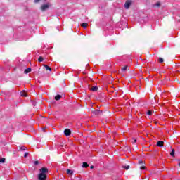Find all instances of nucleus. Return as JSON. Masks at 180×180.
<instances>
[{
    "instance_id": "1",
    "label": "nucleus",
    "mask_w": 180,
    "mask_h": 180,
    "mask_svg": "<svg viewBox=\"0 0 180 180\" xmlns=\"http://www.w3.org/2000/svg\"><path fill=\"white\" fill-rule=\"evenodd\" d=\"M49 8H51V4L49 2L45 3L41 6V11L44 12V11H47Z\"/></svg>"
},
{
    "instance_id": "2",
    "label": "nucleus",
    "mask_w": 180,
    "mask_h": 180,
    "mask_svg": "<svg viewBox=\"0 0 180 180\" xmlns=\"http://www.w3.org/2000/svg\"><path fill=\"white\" fill-rule=\"evenodd\" d=\"M131 0H127L124 5V8L125 9H129L130 8V5H131Z\"/></svg>"
},
{
    "instance_id": "3",
    "label": "nucleus",
    "mask_w": 180,
    "mask_h": 180,
    "mask_svg": "<svg viewBox=\"0 0 180 180\" xmlns=\"http://www.w3.org/2000/svg\"><path fill=\"white\" fill-rule=\"evenodd\" d=\"M39 180H46L47 179V174H39L38 175Z\"/></svg>"
},
{
    "instance_id": "4",
    "label": "nucleus",
    "mask_w": 180,
    "mask_h": 180,
    "mask_svg": "<svg viewBox=\"0 0 180 180\" xmlns=\"http://www.w3.org/2000/svg\"><path fill=\"white\" fill-rule=\"evenodd\" d=\"M40 174H46L49 172V169L46 167H42L40 169Z\"/></svg>"
},
{
    "instance_id": "5",
    "label": "nucleus",
    "mask_w": 180,
    "mask_h": 180,
    "mask_svg": "<svg viewBox=\"0 0 180 180\" xmlns=\"http://www.w3.org/2000/svg\"><path fill=\"white\" fill-rule=\"evenodd\" d=\"M65 136H70L71 135V130L69 129H66L64 131Z\"/></svg>"
},
{
    "instance_id": "6",
    "label": "nucleus",
    "mask_w": 180,
    "mask_h": 180,
    "mask_svg": "<svg viewBox=\"0 0 180 180\" xmlns=\"http://www.w3.org/2000/svg\"><path fill=\"white\" fill-rule=\"evenodd\" d=\"M162 146H164V141H159L158 142V147H162Z\"/></svg>"
},
{
    "instance_id": "7",
    "label": "nucleus",
    "mask_w": 180,
    "mask_h": 180,
    "mask_svg": "<svg viewBox=\"0 0 180 180\" xmlns=\"http://www.w3.org/2000/svg\"><path fill=\"white\" fill-rule=\"evenodd\" d=\"M20 95H21V96H24L25 98H26V96H27V94H26V91H21Z\"/></svg>"
},
{
    "instance_id": "8",
    "label": "nucleus",
    "mask_w": 180,
    "mask_h": 180,
    "mask_svg": "<svg viewBox=\"0 0 180 180\" xmlns=\"http://www.w3.org/2000/svg\"><path fill=\"white\" fill-rule=\"evenodd\" d=\"M32 71V68H27L24 71V74H29Z\"/></svg>"
},
{
    "instance_id": "9",
    "label": "nucleus",
    "mask_w": 180,
    "mask_h": 180,
    "mask_svg": "<svg viewBox=\"0 0 180 180\" xmlns=\"http://www.w3.org/2000/svg\"><path fill=\"white\" fill-rule=\"evenodd\" d=\"M82 27H84V29H86V27H88V23L86 22H83L82 24H81Z\"/></svg>"
},
{
    "instance_id": "10",
    "label": "nucleus",
    "mask_w": 180,
    "mask_h": 180,
    "mask_svg": "<svg viewBox=\"0 0 180 180\" xmlns=\"http://www.w3.org/2000/svg\"><path fill=\"white\" fill-rule=\"evenodd\" d=\"M82 167L83 168H88L89 167V165H88V163L86 162H83Z\"/></svg>"
},
{
    "instance_id": "11",
    "label": "nucleus",
    "mask_w": 180,
    "mask_h": 180,
    "mask_svg": "<svg viewBox=\"0 0 180 180\" xmlns=\"http://www.w3.org/2000/svg\"><path fill=\"white\" fill-rule=\"evenodd\" d=\"M56 101H60L61 99V96L58 94L56 97H55Z\"/></svg>"
},
{
    "instance_id": "12",
    "label": "nucleus",
    "mask_w": 180,
    "mask_h": 180,
    "mask_svg": "<svg viewBox=\"0 0 180 180\" xmlns=\"http://www.w3.org/2000/svg\"><path fill=\"white\" fill-rule=\"evenodd\" d=\"M44 67H45L47 71H51V68H50L49 66L44 65Z\"/></svg>"
},
{
    "instance_id": "13",
    "label": "nucleus",
    "mask_w": 180,
    "mask_h": 180,
    "mask_svg": "<svg viewBox=\"0 0 180 180\" xmlns=\"http://www.w3.org/2000/svg\"><path fill=\"white\" fill-rule=\"evenodd\" d=\"M170 155H172V157H174V155H175V149L172 150V152L170 153Z\"/></svg>"
},
{
    "instance_id": "14",
    "label": "nucleus",
    "mask_w": 180,
    "mask_h": 180,
    "mask_svg": "<svg viewBox=\"0 0 180 180\" xmlns=\"http://www.w3.org/2000/svg\"><path fill=\"white\" fill-rule=\"evenodd\" d=\"M72 173H73L72 170L71 169L67 170V174H68V175H72Z\"/></svg>"
},
{
    "instance_id": "15",
    "label": "nucleus",
    "mask_w": 180,
    "mask_h": 180,
    "mask_svg": "<svg viewBox=\"0 0 180 180\" xmlns=\"http://www.w3.org/2000/svg\"><path fill=\"white\" fill-rule=\"evenodd\" d=\"M154 6H157L158 8H160V6H161V3L160 2H158L155 4H154Z\"/></svg>"
},
{
    "instance_id": "16",
    "label": "nucleus",
    "mask_w": 180,
    "mask_h": 180,
    "mask_svg": "<svg viewBox=\"0 0 180 180\" xmlns=\"http://www.w3.org/2000/svg\"><path fill=\"white\" fill-rule=\"evenodd\" d=\"M127 68H129V66L126 65V66H124L122 70V71H127Z\"/></svg>"
},
{
    "instance_id": "17",
    "label": "nucleus",
    "mask_w": 180,
    "mask_h": 180,
    "mask_svg": "<svg viewBox=\"0 0 180 180\" xmlns=\"http://www.w3.org/2000/svg\"><path fill=\"white\" fill-rule=\"evenodd\" d=\"M91 91H93L94 92L98 91V87H96V86H93V87L91 88Z\"/></svg>"
},
{
    "instance_id": "18",
    "label": "nucleus",
    "mask_w": 180,
    "mask_h": 180,
    "mask_svg": "<svg viewBox=\"0 0 180 180\" xmlns=\"http://www.w3.org/2000/svg\"><path fill=\"white\" fill-rule=\"evenodd\" d=\"M5 162V158H1L0 159V164H4Z\"/></svg>"
},
{
    "instance_id": "19",
    "label": "nucleus",
    "mask_w": 180,
    "mask_h": 180,
    "mask_svg": "<svg viewBox=\"0 0 180 180\" xmlns=\"http://www.w3.org/2000/svg\"><path fill=\"white\" fill-rule=\"evenodd\" d=\"M43 57L40 56L39 58L38 59V61H39V63H41V61H43Z\"/></svg>"
},
{
    "instance_id": "20",
    "label": "nucleus",
    "mask_w": 180,
    "mask_h": 180,
    "mask_svg": "<svg viewBox=\"0 0 180 180\" xmlns=\"http://www.w3.org/2000/svg\"><path fill=\"white\" fill-rule=\"evenodd\" d=\"M133 140H134V141H131V143H132L133 144L137 143V139H133Z\"/></svg>"
},
{
    "instance_id": "21",
    "label": "nucleus",
    "mask_w": 180,
    "mask_h": 180,
    "mask_svg": "<svg viewBox=\"0 0 180 180\" xmlns=\"http://www.w3.org/2000/svg\"><path fill=\"white\" fill-rule=\"evenodd\" d=\"M20 150H22V151H25L26 150V147L25 146L20 147Z\"/></svg>"
},
{
    "instance_id": "22",
    "label": "nucleus",
    "mask_w": 180,
    "mask_h": 180,
    "mask_svg": "<svg viewBox=\"0 0 180 180\" xmlns=\"http://www.w3.org/2000/svg\"><path fill=\"white\" fill-rule=\"evenodd\" d=\"M159 61H160V63H164V59H163L162 58H159Z\"/></svg>"
},
{
    "instance_id": "23",
    "label": "nucleus",
    "mask_w": 180,
    "mask_h": 180,
    "mask_svg": "<svg viewBox=\"0 0 180 180\" xmlns=\"http://www.w3.org/2000/svg\"><path fill=\"white\" fill-rule=\"evenodd\" d=\"M34 165H39V161H37V160L34 161Z\"/></svg>"
},
{
    "instance_id": "24",
    "label": "nucleus",
    "mask_w": 180,
    "mask_h": 180,
    "mask_svg": "<svg viewBox=\"0 0 180 180\" xmlns=\"http://www.w3.org/2000/svg\"><path fill=\"white\" fill-rule=\"evenodd\" d=\"M40 1H41V0H34V4H39V2H40Z\"/></svg>"
},
{
    "instance_id": "25",
    "label": "nucleus",
    "mask_w": 180,
    "mask_h": 180,
    "mask_svg": "<svg viewBox=\"0 0 180 180\" xmlns=\"http://www.w3.org/2000/svg\"><path fill=\"white\" fill-rule=\"evenodd\" d=\"M27 155H29V153H25L24 155L25 158H26V157H27Z\"/></svg>"
},
{
    "instance_id": "26",
    "label": "nucleus",
    "mask_w": 180,
    "mask_h": 180,
    "mask_svg": "<svg viewBox=\"0 0 180 180\" xmlns=\"http://www.w3.org/2000/svg\"><path fill=\"white\" fill-rule=\"evenodd\" d=\"M124 168H125V169H129V168H130V166H124Z\"/></svg>"
},
{
    "instance_id": "27",
    "label": "nucleus",
    "mask_w": 180,
    "mask_h": 180,
    "mask_svg": "<svg viewBox=\"0 0 180 180\" xmlns=\"http://www.w3.org/2000/svg\"><path fill=\"white\" fill-rule=\"evenodd\" d=\"M151 113H152V112H151V110H148V111L147 112V115H151Z\"/></svg>"
},
{
    "instance_id": "28",
    "label": "nucleus",
    "mask_w": 180,
    "mask_h": 180,
    "mask_svg": "<svg viewBox=\"0 0 180 180\" xmlns=\"http://www.w3.org/2000/svg\"><path fill=\"white\" fill-rule=\"evenodd\" d=\"M141 169H146V167L143 166V167H141Z\"/></svg>"
},
{
    "instance_id": "29",
    "label": "nucleus",
    "mask_w": 180,
    "mask_h": 180,
    "mask_svg": "<svg viewBox=\"0 0 180 180\" xmlns=\"http://www.w3.org/2000/svg\"><path fill=\"white\" fill-rule=\"evenodd\" d=\"M94 168V166H91V169H92Z\"/></svg>"
},
{
    "instance_id": "30",
    "label": "nucleus",
    "mask_w": 180,
    "mask_h": 180,
    "mask_svg": "<svg viewBox=\"0 0 180 180\" xmlns=\"http://www.w3.org/2000/svg\"><path fill=\"white\" fill-rule=\"evenodd\" d=\"M139 164H143V162H139Z\"/></svg>"
},
{
    "instance_id": "31",
    "label": "nucleus",
    "mask_w": 180,
    "mask_h": 180,
    "mask_svg": "<svg viewBox=\"0 0 180 180\" xmlns=\"http://www.w3.org/2000/svg\"><path fill=\"white\" fill-rule=\"evenodd\" d=\"M96 112H99V111L97 110Z\"/></svg>"
}]
</instances>
